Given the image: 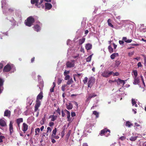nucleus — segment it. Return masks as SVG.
Listing matches in <instances>:
<instances>
[{"label": "nucleus", "mask_w": 146, "mask_h": 146, "mask_svg": "<svg viewBox=\"0 0 146 146\" xmlns=\"http://www.w3.org/2000/svg\"><path fill=\"white\" fill-rule=\"evenodd\" d=\"M11 69V66L8 64L4 67L3 71L4 72H9Z\"/></svg>", "instance_id": "obj_8"}, {"label": "nucleus", "mask_w": 146, "mask_h": 146, "mask_svg": "<svg viewBox=\"0 0 146 146\" xmlns=\"http://www.w3.org/2000/svg\"><path fill=\"white\" fill-rule=\"evenodd\" d=\"M93 114L96 115V118H98L99 116V113L97 112L96 111H94L93 112Z\"/></svg>", "instance_id": "obj_25"}, {"label": "nucleus", "mask_w": 146, "mask_h": 146, "mask_svg": "<svg viewBox=\"0 0 146 146\" xmlns=\"http://www.w3.org/2000/svg\"><path fill=\"white\" fill-rule=\"evenodd\" d=\"M52 5L49 3H46L45 4V9L48 10H50L52 7Z\"/></svg>", "instance_id": "obj_11"}, {"label": "nucleus", "mask_w": 146, "mask_h": 146, "mask_svg": "<svg viewBox=\"0 0 146 146\" xmlns=\"http://www.w3.org/2000/svg\"><path fill=\"white\" fill-rule=\"evenodd\" d=\"M11 114V111L8 110H6L4 112V116H10Z\"/></svg>", "instance_id": "obj_22"}, {"label": "nucleus", "mask_w": 146, "mask_h": 146, "mask_svg": "<svg viewBox=\"0 0 146 146\" xmlns=\"http://www.w3.org/2000/svg\"><path fill=\"white\" fill-rule=\"evenodd\" d=\"M73 81L72 80V78H71L67 81L66 85H69L70 84H71L72 83H73Z\"/></svg>", "instance_id": "obj_34"}, {"label": "nucleus", "mask_w": 146, "mask_h": 146, "mask_svg": "<svg viewBox=\"0 0 146 146\" xmlns=\"http://www.w3.org/2000/svg\"><path fill=\"white\" fill-rule=\"evenodd\" d=\"M133 73L134 75V77H137L138 75L137 71L136 70H133Z\"/></svg>", "instance_id": "obj_32"}, {"label": "nucleus", "mask_w": 146, "mask_h": 146, "mask_svg": "<svg viewBox=\"0 0 146 146\" xmlns=\"http://www.w3.org/2000/svg\"><path fill=\"white\" fill-rule=\"evenodd\" d=\"M39 87L40 89V91H42L43 89V88L44 86L43 83L42 82H40V84L39 85Z\"/></svg>", "instance_id": "obj_29"}, {"label": "nucleus", "mask_w": 146, "mask_h": 146, "mask_svg": "<svg viewBox=\"0 0 146 146\" xmlns=\"http://www.w3.org/2000/svg\"><path fill=\"white\" fill-rule=\"evenodd\" d=\"M54 123L53 122H50L49 123V125L50 127H51L52 126H53L54 125Z\"/></svg>", "instance_id": "obj_54"}, {"label": "nucleus", "mask_w": 146, "mask_h": 146, "mask_svg": "<svg viewBox=\"0 0 146 146\" xmlns=\"http://www.w3.org/2000/svg\"><path fill=\"white\" fill-rule=\"evenodd\" d=\"M62 117H64L65 115V113H64L63 111H62Z\"/></svg>", "instance_id": "obj_62"}, {"label": "nucleus", "mask_w": 146, "mask_h": 146, "mask_svg": "<svg viewBox=\"0 0 146 146\" xmlns=\"http://www.w3.org/2000/svg\"><path fill=\"white\" fill-rule=\"evenodd\" d=\"M122 40L127 43H130L131 42L132 40V39H127V37H123Z\"/></svg>", "instance_id": "obj_20"}, {"label": "nucleus", "mask_w": 146, "mask_h": 146, "mask_svg": "<svg viewBox=\"0 0 146 146\" xmlns=\"http://www.w3.org/2000/svg\"><path fill=\"white\" fill-rule=\"evenodd\" d=\"M23 131L25 132L27 131L28 128V125L27 124L25 123H24L23 124Z\"/></svg>", "instance_id": "obj_17"}, {"label": "nucleus", "mask_w": 146, "mask_h": 146, "mask_svg": "<svg viewBox=\"0 0 146 146\" xmlns=\"http://www.w3.org/2000/svg\"><path fill=\"white\" fill-rule=\"evenodd\" d=\"M75 60H72L71 62L68 61L66 62V65L68 68H72L74 67Z\"/></svg>", "instance_id": "obj_7"}, {"label": "nucleus", "mask_w": 146, "mask_h": 146, "mask_svg": "<svg viewBox=\"0 0 146 146\" xmlns=\"http://www.w3.org/2000/svg\"><path fill=\"white\" fill-rule=\"evenodd\" d=\"M132 103L133 106H134L135 107L137 106V105L136 104V102L133 99L132 100Z\"/></svg>", "instance_id": "obj_36"}, {"label": "nucleus", "mask_w": 146, "mask_h": 146, "mask_svg": "<svg viewBox=\"0 0 146 146\" xmlns=\"http://www.w3.org/2000/svg\"><path fill=\"white\" fill-rule=\"evenodd\" d=\"M70 78V76L69 75H66L65 77L64 78V79L66 80H67L69 79Z\"/></svg>", "instance_id": "obj_47"}, {"label": "nucleus", "mask_w": 146, "mask_h": 146, "mask_svg": "<svg viewBox=\"0 0 146 146\" xmlns=\"http://www.w3.org/2000/svg\"><path fill=\"white\" fill-rule=\"evenodd\" d=\"M69 73L70 71H67L66 70H65L64 72V76H66L69 74Z\"/></svg>", "instance_id": "obj_45"}, {"label": "nucleus", "mask_w": 146, "mask_h": 146, "mask_svg": "<svg viewBox=\"0 0 146 146\" xmlns=\"http://www.w3.org/2000/svg\"><path fill=\"white\" fill-rule=\"evenodd\" d=\"M43 1V0H31V3L32 4L35 3V6L38 8H40L41 6H44L43 5H42V3Z\"/></svg>", "instance_id": "obj_3"}, {"label": "nucleus", "mask_w": 146, "mask_h": 146, "mask_svg": "<svg viewBox=\"0 0 146 146\" xmlns=\"http://www.w3.org/2000/svg\"><path fill=\"white\" fill-rule=\"evenodd\" d=\"M62 79L61 78H58L57 84L58 85H60L62 83Z\"/></svg>", "instance_id": "obj_38"}, {"label": "nucleus", "mask_w": 146, "mask_h": 146, "mask_svg": "<svg viewBox=\"0 0 146 146\" xmlns=\"http://www.w3.org/2000/svg\"><path fill=\"white\" fill-rule=\"evenodd\" d=\"M51 137L52 138H54L56 139H58L59 138V137L58 136L55 135H54L53 136H52Z\"/></svg>", "instance_id": "obj_52"}, {"label": "nucleus", "mask_w": 146, "mask_h": 146, "mask_svg": "<svg viewBox=\"0 0 146 146\" xmlns=\"http://www.w3.org/2000/svg\"><path fill=\"white\" fill-rule=\"evenodd\" d=\"M6 0H2L1 1V7L2 9H6Z\"/></svg>", "instance_id": "obj_16"}, {"label": "nucleus", "mask_w": 146, "mask_h": 146, "mask_svg": "<svg viewBox=\"0 0 146 146\" xmlns=\"http://www.w3.org/2000/svg\"><path fill=\"white\" fill-rule=\"evenodd\" d=\"M54 88L53 87H52L50 89V91L52 93L54 92Z\"/></svg>", "instance_id": "obj_57"}, {"label": "nucleus", "mask_w": 146, "mask_h": 146, "mask_svg": "<svg viewBox=\"0 0 146 146\" xmlns=\"http://www.w3.org/2000/svg\"><path fill=\"white\" fill-rule=\"evenodd\" d=\"M111 20L110 19H109L108 20V25L109 26H110L112 28H113V26L111 23Z\"/></svg>", "instance_id": "obj_28"}, {"label": "nucleus", "mask_w": 146, "mask_h": 146, "mask_svg": "<svg viewBox=\"0 0 146 146\" xmlns=\"http://www.w3.org/2000/svg\"><path fill=\"white\" fill-rule=\"evenodd\" d=\"M137 66L138 67H141L142 65L141 64V62H139L137 64Z\"/></svg>", "instance_id": "obj_60"}, {"label": "nucleus", "mask_w": 146, "mask_h": 146, "mask_svg": "<svg viewBox=\"0 0 146 146\" xmlns=\"http://www.w3.org/2000/svg\"><path fill=\"white\" fill-rule=\"evenodd\" d=\"M3 66V64L1 63H0V70L2 69Z\"/></svg>", "instance_id": "obj_58"}, {"label": "nucleus", "mask_w": 146, "mask_h": 146, "mask_svg": "<svg viewBox=\"0 0 146 146\" xmlns=\"http://www.w3.org/2000/svg\"><path fill=\"white\" fill-rule=\"evenodd\" d=\"M112 71H110L108 70H105L103 72L102 74V76L104 77L108 78L112 74Z\"/></svg>", "instance_id": "obj_5"}, {"label": "nucleus", "mask_w": 146, "mask_h": 146, "mask_svg": "<svg viewBox=\"0 0 146 146\" xmlns=\"http://www.w3.org/2000/svg\"><path fill=\"white\" fill-rule=\"evenodd\" d=\"M75 105L77 106V108H78V103L76 101H74L73 102Z\"/></svg>", "instance_id": "obj_61"}, {"label": "nucleus", "mask_w": 146, "mask_h": 146, "mask_svg": "<svg viewBox=\"0 0 146 146\" xmlns=\"http://www.w3.org/2000/svg\"><path fill=\"white\" fill-rule=\"evenodd\" d=\"M108 48L109 51L110 53H111L113 52V49L112 48V47L110 45L109 46Z\"/></svg>", "instance_id": "obj_35"}, {"label": "nucleus", "mask_w": 146, "mask_h": 146, "mask_svg": "<svg viewBox=\"0 0 146 146\" xmlns=\"http://www.w3.org/2000/svg\"><path fill=\"white\" fill-rule=\"evenodd\" d=\"M52 130V129L51 128H50V127H48L47 128V130L46 131L47 133H48L49 132H50Z\"/></svg>", "instance_id": "obj_44"}, {"label": "nucleus", "mask_w": 146, "mask_h": 146, "mask_svg": "<svg viewBox=\"0 0 146 146\" xmlns=\"http://www.w3.org/2000/svg\"><path fill=\"white\" fill-rule=\"evenodd\" d=\"M57 117L56 115H51L49 116V118H51V121H54L56 119Z\"/></svg>", "instance_id": "obj_24"}, {"label": "nucleus", "mask_w": 146, "mask_h": 146, "mask_svg": "<svg viewBox=\"0 0 146 146\" xmlns=\"http://www.w3.org/2000/svg\"><path fill=\"white\" fill-rule=\"evenodd\" d=\"M56 112L59 113V115H60V110L59 108H58L56 111Z\"/></svg>", "instance_id": "obj_53"}, {"label": "nucleus", "mask_w": 146, "mask_h": 146, "mask_svg": "<svg viewBox=\"0 0 146 146\" xmlns=\"http://www.w3.org/2000/svg\"><path fill=\"white\" fill-rule=\"evenodd\" d=\"M0 125L2 127L7 126V124L5 121L2 119H0Z\"/></svg>", "instance_id": "obj_12"}, {"label": "nucleus", "mask_w": 146, "mask_h": 146, "mask_svg": "<svg viewBox=\"0 0 146 146\" xmlns=\"http://www.w3.org/2000/svg\"><path fill=\"white\" fill-rule=\"evenodd\" d=\"M113 76H118L119 75V73L118 72H116L115 73H114L113 72L112 74Z\"/></svg>", "instance_id": "obj_46"}, {"label": "nucleus", "mask_w": 146, "mask_h": 146, "mask_svg": "<svg viewBox=\"0 0 146 146\" xmlns=\"http://www.w3.org/2000/svg\"><path fill=\"white\" fill-rule=\"evenodd\" d=\"M95 80L94 78L91 77L89 78L88 83V87L91 88L95 83Z\"/></svg>", "instance_id": "obj_6"}, {"label": "nucleus", "mask_w": 146, "mask_h": 146, "mask_svg": "<svg viewBox=\"0 0 146 146\" xmlns=\"http://www.w3.org/2000/svg\"><path fill=\"white\" fill-rule=\"evenodd\" d=\"M3 80L2 79L0 78V87H1L3 85Z\"/></svg>", "instance_id": "obj_43"}, {"label": "nucleus", "mask_w": 146, "mask_h": 146, "mask_svg": "<svg viewBox=\"0 0 146 146\" xmlns=\"http://www.w3.org/2000/svg\"><path fill=\"white\" fill-rule=\"evenodd\" d=\"M120 63L121 62L119 61L116 60L115 61V65L116 66H118L119 65Z\"/></svg>", "instance_id": "obj_39"}, {"label": "nucleus", "mask_w": 146, "mask_h": 146, "mask_svg": "<svg viewBox=\"0 0 146 146\" xmlns=\"http://www.w3.org/2000/svg\"><path fill=\"white\" fill-rule=\"evenodd\" d=\"M126 81V80H121L120 78H118L117 79L118 82H117V84L118 85H119L121 84H123L122 86H124V85L125 84V82Z\"/></svg>", "instance_id": "obj_10"}, {"label": "nucleus", "mask_w": 146, "mask_h": 146, "mask_svg": "<svg viewBox=\"0 0 146 146\" xmlns=\"http://www.w3.org/2000/svg\"><path fill=\"white\" fill-rule=\"evenodd\" d=\"M118 56V53H114L111 55L110 57L112 59H114L115 57Z\"/></svg>", "instance_id": "obj_23"}, {"label": "nucleus", "mask_w": 146, "mask_h": 146, "mask_svg": "<svg viewBox=\"0 0 146 146\" xmlns=\"http://www.w3.org/2000/svg\"><path fill=\"white\" fill-rule=\"evenodd\" d=\"M40 131V129L39 128H37L35 129V132L36 133L35 135H36L37 134V132H38V133H39Z\"/></svg>", "instance_id": "obj_48"}, {"label": "nucleus", "mask_w": 146, "mask_h": 146, "mask_svg": "<svg viewBox=\"0 0 146 146\" xmlns=\"http://www.w3.org/2000/svg\"><path fill=\"white\" fill-rule=\"evenodd\" d=\"M35 31L37 32L39 31L40 30V27L38 25H36L33 27Z\"/></svg>", "instance_id": "obj_13"}, {"label": "nucleus", "mask_w": 146, "mask_h": 146, "mask_svg": "<svg viewBox=\"0 0 146 146\" xmlns=\"http://www.w3.org/2000/svg\"><path fill=\"white\" fill-rule=\"evenodd\" d=\"M13 123L11 121H10L9 124V130L10 134V135H11L12 133L14 132V129L13 127Z\"/></svg>", "instance_id": "obj_9"}, {"label": "nucleus", "mask_w": 146, "mask_h": 146, "mask_svg": "<svg viewBox=\"0 0 146 146\" xmlns=\"http://www.w3.org/2000/svg\"><path fill=\"white\" fill-rule=\"evenodd\" d=\"M42 94V92L41 91L36 97V104L34 107V111L35 112L36 111L38 110V108L41 105V102L39 100H41L42 99L43 97Z\"/></svg>", "instance_id": "obj_1"}, {"label": "nucleus", "mask_w": 146, "mask_h": 146, "mask_svg": "<svg viewBox=\"0 0 146 146\" xmlns=\"http://www.w3.org/2000/svg\"><path fill=\"white\" fill-rule=\"evenodd\" d=\"M92 47V45L90 43H88L86 44L85 46V48L87 50H90Z\"/></svg>", "instance_id": "obj_18"}, {"label": "nucleus", "mask_w": 146, "mask_h": 146, "mask_svg": "<svg viewBox=\"0 0 146 146\" xmlns=\"http://www.w3.org/2000/svg\"><path fill=\"white\" fill-rule=\"evenodd\" d=\"M142 31L143 32H146V28H143L142 29Z\"/></svg>", "instance_id": "obj_64"}, {"label": "nucleus", "mask_w": 146, "mask_h": 146, "mask_svg": "<svg viewBox=\"0 0 146 146\" xmlns=\"http://www.w3.org/2000/svg\"><path fill=\"white\" fill-rule=\"evenodd\" d=\"M92 54L90 55L89 56H88L87 57V58L86 59V61L87 62H89L90 61L92 57Z\"/></svg>", "instance_id": "obj_31"}, {"label": "nucleus", "mask_w": 146, "mask_h": 146, "mask_svg": "<svg viewBox=\"0 0 146 146\" xmlns=\"http://www.w3.org/2000/svg\"><path fill=\"white\" fill-rule=\"evenodd\" d=\"M119 43L120 44H123V43H124V42L123 41V40H120L119 41Z\"/></svg>", "instance_id": "obj_63"}, {"label": "nucleus", "mask_w": 146, "mask_h": 146, "mask_svg": "<svg viewBox=\"0 0 146 146\" xmlns=\"http://www.w3.org/2000/svg\"><path fill=\"white\" fill-rule=\"evenodd\" d=\"M137 136L135 137H131L130 138L129 140L131 141H134L136 140L137 138Z\"/></svg>", "instance_id": "obj_27"}, {"label": "nucleus", "mask_w": 146, "mask_h": 146, "mask_svg": "<svg viewBox=\"0 0 146 146\" xmlns=\"http://www.w3.org/2000/svg\"><path fill=\"white\" fill-rule=\"evenodd\" d=\"M125 125L126 126H127L128 127H130L131 126L133 125V124L130 122L127 121Z\"/></svg>", "instance_id": "obj_26"}, {"label": "nucleus", "mask_w": 146, "mask_h": 146, "mask_svg": "<svg viewBox=\"0 0 146 146\" xmlns=\"http://www.w3.org/2000/svg\"><path fill=\"white\" fill-rule=\"evenodd\" d=\"M23 118H19L17 119L16 120V122L17 123H22L23 122Z\"/></svg>", "instance_id": "obj_30"}, {"label": "nucleus", "mask_w": 146, "mask_h": 146, "mask_svg": "<svg viewBox=\"0 0 146 146\" xmlns=\"http://www.w3.org/2000/svg\"><path fill=\"white\" fill-rule=\"evenodd\" d=\"M97 96V95L96 94L94 93H93L89 95V96L88 97V98L87 99V100H89L90 99L94 97Z\"/></svg>", "instance_id": "obj_19"}, {"label": "nucleus", "mask_w": 146, "mask_h": 146, "mask_svg": "<svg viewBox=\"0 0 146 146\" xmlns=\"http://www.w3.org/2000/svg\"><path fill=\"white\" fill-rule=\"evenodd\" d=\"M64 111H66V113L67 114V116L70 115V112L66 110L65 109L64 110Z\"/></svg>", "instance_id": "obj_50"}, {"label": "nucleus", "mask_w": 146, "mask_h": 146, "mask_svg": "<svg viewBox=\"0 0 146 146\" xmlns=\"http://www.w3.org/2000/svg\"><path fill=\"white\" fill-rule=\"evenodd\" d=\"M85 40V38L84 37H82V38L80 39L79 40V45H82L84 43Z\"/></svg>", "instance_id": "obj_21"}, {"label": "nucleus", "mask_w": 146, "mask_h": 146, "mask_svg": "<svg viewBox=\"0 0 146 146\" xmlns=\"http://www.w3.org/2000/svg\"><path fill=\"white\" fill-rule=\"evenodd\" d=\"M35 22V19L32 16L28 17L24 22L25 25L28 27H30Z\"/></svg>", "instance_id": "obj_2"}, {"label": "nucleus", "mask_w": 146, "mask_h": 146, "mask_svg": "<svg viewBox=\"0 0 146 146\" xmlns=\"http://www.w3.org/2000/svg\"><path fill=\"white\" fill-rule=\"evenodd\" d=\"M5 137L3 136H0V143H2L3 142V139H5Z\"/></svg>", "instance_id": "obj_40"}, {"label": "nucleus", "mask_w": 146, "mask_h": 146, "mask_svg": "<svg viewBox=\"0 0 146 146\" xmlns=\"http://www.w3.org/2000/svg\"><path fill=\"white\" fill-rule=\"evenodd\" d=\"M66 84H63L62 86L61 87V90L64 92L65 90V88L66 86Z\"/></svg>", "instance_id": "obj_37"}, {"label": "nucleus", "mask_w": 146, "mask_h": 146, "mask_svg": "<svg viewBox=\"0 0 146 146\" xmlns=\"http://www.w3.org/2000/svg\"><path fill=\"white\" fill-rule=\"evenodd\" d=\"M108 132V133H107L106 135V137H108L110 135V131L109 129H108L106 128L101 130L99 134L100 135L103 136L106 135V133Z\"/></svg>", "instance_id": "obj_4"}, {"label": "nucleus", "mask_w": 146, "mask_h": 146, "mask_svg": "<svg viewBox=\"0 0 146 146\" xmlns=\"http://www.w3.org/2000/svg\"><path fill=\"white\" fill-rule=\"evenodd\" d=\"M140 77H141V80L142 81L143 84V85H144V86H145V83L144 81V80L143 79V76H142L141 75Z\"/></svg>", "instance_id": "obj_51"}, {"label": "nucleus", "mask_w": 146, "mask_h": 146, "mask_svg": "<svg viewBox=\"0 0 146 146\" xmlns=\"http://www.w3.org/2000/svg\"><path fill=\"white\" fill-rule=\"evenodd\" d=\"M119 139L120 140H123L125 139V137L124 136H122L120 137Z\"/></svg>", "instance_id": "obj_55"}, {"label": "nucleus", "mask_w": 146, "mask_h": 146, "mask_svg": "<svg viewBox=\"0 0 146 146\" xmlns=\"http://www.w3.org/2000/svg\"><path fill=\"white\" fill-rule=\"evenodd\" d=\"M67 121H68L72 122V119H71L70 118V115L67 116Z\"/></svg>", "instance_id": "obj_41"}, {"label": "nucleus", "mask_w": 146, "mask_h": 146, "mask_svg": "<svg viewBox=\"0 0 146 146\" xmlns=\"http://www.w3.org/2000/svg\"><path fill=\"white\" fill-rule=\"evenodd\" d=\"M66 108L68 110L72 109L73 108L72 104L70 103L66 104Z\"/></svg>", "instance_id": "obj_15"}, {"label": "nucleus", "mask_w": 146, "mask_h": 146, "mask_svg": "<svg viewBox=\"0 0 146 146\" xmlns=\"http://www.w3.org/2000/svg\"><path fill=\"white\" fill-rule=\"evenodd\" d=\"M71 115L72 117H73L76 116V113L74 112H72L71 113Z\"/></svg>", "instance_id": "obj_56"}, {"label": "nucleus", "mask_w": 146, "mask_h": 146, "mask_svg": "<svg viewBox=\"0 0 146 146\" xmlns=\"http://www.w3.org/2000/svg\"><path fill=\"white\" fill-rule=\"evenodd\" d=\"M88 78L87 77L84 78V79L83 80V82L84 84H85L87 83L88 81Z\"/></svg>", "instance_id": "obj_42"}, {"label": "nucleus", "mask_w": 146, "mask_h": 146, "mask_svg": "<svg viewBox=\"0 0 146 146\" xmlns=\"http://www.w3.org/2000/svg\"><path fill=\"white\" fill-rule=\"evenodd\" d=\"M134 81L133 84H134L136 85L138 84L139 82V79L138 77H134Z\"/></svg>", "instance_id": "obj_14"}, {"label": "nucleus", "mask_w": 146, "mask_h": 146, "mask_svg": "<svg viewBox=\"0 0 146 146\" xmlns=\"http://www.w3.org/2000/svg\"><path fill=\"white\" fill-rule=\"evenodd\" d=\"M144 65L145 66H146V57L145 55H144Z\"/></svg>", "instance_id": "obj_49"}, {"label": "nucleus", "mask_w": 146, "mask_h": 146, "mask_svg": "<svg viewBox=\"0 0 146 146\" xmlns=\"http://www.w3.org/2000/svg\"><path fill=\"white\" fill-rule=\"evenodd\" d=\"M56 128H55L52 131V134L51 135V137L53 136L54 135H56Z\"/></svg>", "instance_id": "obj_33"}, {"label": "nucleus", "mask_w": 146, "mask_h": 146, "mask_svg": "<svg viewBox=\"0 0 146 146\" xmlns=\"http://www.w3.org/2000/svg\"><path fill=\"white\" fill-rule=\"evenodd\" d=\"M51 141L53 143H54L56 142L55 140L54 139V138H52V137L51 139Z\"/></svg>", "instance_id": "obj_59"}]
</instances>
